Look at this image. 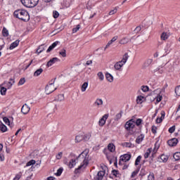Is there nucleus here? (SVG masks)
Returning a JSON list of instances; mask_svg holds the SVG:
<instances>
[{
    "mask_svg": "<svg viewBox=\"0 0 180 180\" xmlns=\"http://www.w3.org/2000/svg\"><path fill=\"white\" fill-rule=\"evenodd\" d=\"M89 150L86 149L78 156V158H77L76 160L72 159L70 161L68 164L69 168H74V166L76 165V164H80L78 168L75 169V174H78L79 172V169L82 168H86V166L89 164Z\"/></svg>",
    "mask_w": 180,
    "mask_h": 180,
    "instance_id": "f257e3e1",
    "label": "nucleus"
},
{
    "mask_svg": "<svg viewBox=\"0 0 180 180\" xmlns=\"http://www.w3.org/2000/svg\"><path fill=\"white\" fill-rule=\"evenodd\" d=\"M14 16L18 18V19H20V20H23L24 22H29L30 20V15H29V13L25 10H17L14 12Z\"/></svg>",
    "mask_w": 180,
    "mask_h": 180,
    "instance_id": "f03ea898",
    "label": "nucleus"
},
{
    "mask_svg": "<svg viewBox=\"0 0 180 180\" xmlns=\"http://www.w3.org/2000/svg\"><path fill=\"white\" fill-rule=\"evenodd\" d=\"M20 1L26 8H34L39 4V0H20Z\"/></svg>",
    "mask_w": 180,
    "mask_h": 180,
    "instance_id": "7ed1b4c3",
    "label": "nucleus"
},
{
    "mask_svg": "<svg viewBox=\"0 0 180 180\" xmlns=\"http://www.w3.org/2000/svg\"><path fill=\"white\" fill-rule=\"evenodd\" d=\"M136 126V121H134L133 119L129 120L125 123L124 127L126 130L128 131H130L131 130H133Z\"/></svg>",
    "mask_w": 180,
    "mask_h": 180,
    "instance_id": "20e7f679",
    "label": "nucleus"
},
{
    "mask_svg": "<svg viewBox=\"0 0 180 180\" xmlns=\"http://www.w3.org/2000/svg\"><path fill=\"white\" fill-rule=\"evenodd\" d=\"M57 89V87L54 86V81L52 83H50L49 84L46 85L45 88V92L46 95H50V94H52V92H54Z\"/></svg>",
    "mask_w": 180,
    "mask_h": 180,
    "instance_id": "39448f33",
    "label": "nucleus"
},
{
    "mask_svg": "<svg viewBox=\"0 0 180 180\" xmlns=\"http://www.w3.org/2000/svg\"><path fill=\"white\" fill-rule=\"evenodd\" d=\"M130 158H131V155L129 154H124L123 155H121L120 158L119 165H123L124 162L130 161Z\"/></svg>",
    "mask_w": 180,
    "mask_h": 180,
    "instance_id": "423d86ee",
    "label": "nucleus"
},
{
    "mask_svg": "<svg viewBox=\"0 0 180 180\" xmlns=\"http://www.w3.org/2000/svg\"><path fill=\"white\" fill-rule=\"evenodd\" d=\"M101 168L103 169V170L99 171L97 174V179L98 180L103 179V176H105L106 169H108V167H106L105 165L101 166Z\"/></svg>",
    "mask_w": 180,
    "mask_h": 180,
    "instance_id": "0eeeda50",
    "label": "nucleus"
},
{
    "mask_svg": "<svg viewBox=\"0 0 180 180\" xmlns=\"http://www.w3.org/2000/svg\"><path fill=\"white\" fill-rule=\"evenodd\" d=\"M108 117H109V115L108 114L104 115L98 122L99 126L101 127L105 126V124L106 123V120H108Z\"/></svg>",
    "mask_w": 180,
    "mask_h": 180,
    "instance_id": "6e6552de",
    "label": "nucleus"
},
{
    "mask_svg": "<svg viewBox=\"0 0 180 180\" xmlns=\"http://www.w3.org/2000/svg\"><path fill=\"white\" fill-rule=\"evenodd\" d=\"M21 112L23 115H27L30 112V108L27 104H24L21 108Z\"/></svg>",
    "mask_w": 180,
    "mask_h": 180,
    "instance_id": "1a4fd4ad",
    "label": "nucleus"
},
{
    "mask_svg": "<svg viewBox=\"0 0 180 180\" xmlns=\"http://www.w3.org/2000/svg\"><path fill=\"white\" fill-rule=\"evenodd\" d=\"M167 143L170 147H175L178 144V139L176 138H174L172 139H170L167 141Z\"/></svg>",
    "mask_w": 180,
    "mask_h": 180,
    "instance_id": "9d476101",
    "label": "nucleus"
},
{
    "mask_svg": "<svg viewBox=\"0 0 180 180\" xmlns=\"http://www.w3.org/2000/svg\"><path fill=\"white\" fill-rule=\"evenodd\" d=\"M123 65H124V63H123L121 61H118L117 62L115 65H114V68L116 71H120V70H122V67H123Z\"/></svg>",
    "mask_w": 180,
    "mask_h": 180,
    "instance_id": "9b49d317",
    "label": "nucleus"
},
{
    "mask_svg": "<svg viewBox=\"0 0 180 180\" xmlns=\"http://www.w3.org/2000/svg\"><path fill=\"white\" fill-rule=\"evenodd\" d=\"M58 61H60V59H58V58H53L47 63L46 66L48 68L51 67L53 64H55V63H58Z\"/></svg>",
    "mask_w": 180,
    "mask_h": 180,
    "instance_id": "f8f14e48",
    "label": "nucleus"
},
{
    "mask_svg": "<svg viewBox=\"0 0 180 180\" xmlns=\"http://www.w3.org/2000/svg\"><path fill=\"white\" fill-rule=\"evenodd\" d=\"M4 84H6L5 86H6L7 89H11V88H12V85L15 84V80L13 79H10L9 82H5Z\"/></svg>",
    "mask_w": 180,
    "mask_h": 180,
    "instance_id": "ddd939ff",
    "label": "nucleus"
},
{
    "mask_svg": "<svg viewBox=\"0 0 180 180\" xmlns=\"http://www.w3.org/2000/svg\"><path fill=\"white\" fill-rule=\"evenodd\" d=\"M119 39V37L115 36L114 37H112V39L108 41V43L106 44L105 47V50H106V49H108L110 46V44L115 43V41H116V40Z\"/></svg>",
    "mask_w": 180,
    "mask_h": 180,
    "instance_id": "4468645a",
    "label": "nucleus"
},
{
    "mask_svg": "<svg viewBox=\"0 0 180 180\" xmlns=\"http://www.w3.org/2000/svg\"><path fill=\"white\" fill-rule=\"evenodd\" d=\"M102 105H103V101L101 98H97L94 102V106H96L97 108H101Z\"/></svg>",
    "mask_w": 180,
    "mask_h": 180,
    "instance_id": "2eb2a0df",
    "label": "nucleus"
},
{
    "mask_svg": "<svg viewBox=\"0 0 180 180\" xmlns=\"http://www.w3.org/2000/svg\"><path fill=\"white\" fill-rule=\"evenodd\" d=\"M129 41H131V39H129L128 37H124L122 38L120 41V44H127Z\"/></svg>",
    "mask_w": 180,
    "mask_h": 180,
    "instance_id": "dca6fc26",
    "label": "nucleus"
},
{
    "mask_svg": "<svg viewBox=\"0 0 180 180\" xmlns=\"http://www.w3.org/2000/svg\"><path fill=\"white\" fill-rule=\"evenodd\" d=\"M168 155H162L160 158H158L160 162H167L168 161Z\"/></svg>",
    "mask_w": 180,
    "mask_h": 180,
    "instance_id": "f3484780",
    "label": "nucleus"
},
{
    "mask_svg": "<svg viewBox=\"0 0 180 180\" xmlns=\"http://www.w3.org/2000/svg\"><path fill=\"white\" fill-rule=\"evenodd\" d=\"M127 60H129V53H125L124 55L122 56V60H120L122 64L125 65L127 63Z\"/></svg>",
    "mask_w": 180,
    "mask_h": 180,
    "instance_id": "a211bd4d",
    "label": "nucleus"
},
{
    "mask_svg": "<svg viewBox=\"0 0 180 180\" xmlns=\"http://www.w3.org/2000/svg\"><path fill=\"white\" fill-rule=\"evenodd\" d=\"M91 137H92V134L91 132H88L83 135V140H84V141H88Z\"/></svg>",
    "mask_w": 180,
    "mask_h": 180,
    "instance_id": "6ab92c4d",
    "label": "nucleus"
},
{
    "mask_svg": "<svg viewBox=\"0 0 180 180\" xmlns=\"http://www.w3.org/2000/svg\"><path fill=\"white\" fill-rule=\"evenodd\" d=\"M19 40H16L14 42H13L10 46V50H13V49H15V47H18L19 46Z\"/></svg>",
    "mask_w": 180,
    "mask_h": 180,
    "instance_id": "aec40b11",
    "label": "nucleus"
},
{
    "mask_svg": "<svg viewBox=\"0 0 180 180\" xmlns=\"http://www.w3.org/2000/svg\"><path fill=\"white\" fill-rule=\"evenodd\" d=\"M58 44V41L53 42L47 49L46 53H50Z\"/></svg>",
    "mask_w": 180,
    "mask_h": 180,
    "instance_id": "412c9836",
    "label": "nucleus"
},
{
    "mask_svg": "<svg viewBox=\"0 0 180 180\" xmlns=\"http://www.w3.org/2000/svg\"><path fill=\"white\" fill-rule=\"evenodd\" d=\"M0 130L2 131V133H5V131H8V127H6L4 123L0 122Z\"/></svg>",
    "mask_w": 180,
    "mask_h": 180,
    "instance_id": "4be33fe9",
    "label": "nucleus"
},
{
    "mask_svg": "<svg viewBox=\"0 0 180 180\" xmlns=\"http://www.w3.org/2000/svg\"><path fill=\"white\" fill-rule=\"evenodd\" d=\"M105 77L108 82H113V76L110 73H106Z\"/></svg>",
    "mask_w": 180,
    "mask_h": 180,
    "instance_id": "5701e85b",
    "label": "nucleus"
},
{
    "mask_svg": "<svg viewBox=\"0 0 180 180\" xmlns=\"http://www.w3.org/2000/svg\"><path fill=\"white\" fill-rule=\"evenodd\" d=\"M108 148L110 153H113L116 150V147L113 143H109L108 146Z\"/></svg>",
    "mask_w": 180,
    "mask_h": 180,
    "instance_id": "b1692460",
    "label": "nucleus"
},
{
    "mask_svg": "<svg viewBox=\"0 0 180 180\" xmlns=\"http://www.w3.org/2000/svg\"><path fill=\"white\" fill-rule=\"evenodd\" d=\"M143 140H144V135L141 134L136 139V143H137V144H140V143H141V141H143Z\"/></svg>",
    "mask_w": 180,
    "mask_h": 180,
    "instance_id": "393cba45",
    "label": "nucleus"
},
{
    "mask_svg": "<svg viewBox=\"0 0 180 180\" xmlns=\"http://www.w3.org/2000/svg\"><path fill=\"white\" fill-rule=\"evenodd\" d=\"M82 140H84V136L83 135H77L75 137V141L76 143H81V141H82Z\"/></svg>",
    "mask_w": 180,
    "mask_h": 180,
    "instance_id": "a878e982",
    "label": "nucleus"
},
{
    "mask_svg": "<svg viewBox=\"0 0 180 180\" xmlns=\"http://www.w3.org/2000/svg\"><path fill=\"white\" fill-rule=\"evenodd\" d=\"M161 115H162L161 117L157 118L156 123H161L162 122L164 117H165V112H163L161 113Z\"/></svg>",
    "mask_w": 180,
    "mask_h": 180,
    "instance_id": "bb28decb",
    "label": "nucleus"
},
{
    "mask_svg": "<svg viewBox=\"0 0 180 180\" xmlns=\"http://www.w3.org/2000/svg\"><path fill=\"white\" fill-rule=\"evenodd\" d=\"M43 72V68H39L34 72V77H39Z\"/></svg>",
    "mask_w": 180,
    "mask_h": 180,
    "instance_id": "cd10ccee",
    "label": "nucleus"
},
{
    "mask_svg": "<svg viewBox=\"0 0 180 180\" xmlns=\"http://www.w3.org/2000/svg\"><path fill=\"white\" fill-rule=\"evenodd\" d=\"M86 88H88V82H85L81 87V91L82 92H85V91H86Z\"/></svg>",
    "mask_w": 180,
    "mask_h": 180,
    "instance_id": "c85d7f7f",
    "label": "nucleus"
},
{
    "mask_svg": "<svg viewBox=\"0 0 180 180\" xmlns=\"http://www.w3.org/2000/svg\"><path fill=\"white\" fill-rule=\"evenodd\" d=\"M143 99H144V96H139L136 98V103H139V105H141V103H143Z\"/></svg>",
    "mask_w": 180,
    "mask_h": 180,
    "instance_id": "c756f323",
    "label": "nucleus"
},
{
    "mask_svg": "<svg viewBox=\"0 0 180 180\" xmlns=\"http://www.w3.org/2000/svg\"><path fill=\"white\" fill-rule=\"evenodd\" d=\"M2 33L4 37H8L9 36V31H8L6 27L3 28Z\"/></svg>",
    "mask_w": 180,
    "mask_h": 180,
    "instance_id": "7c9ffc66",
    "label": "nucleus"
},
{
    "mask_svg": "<svg viewBox=\"0 0 180 180\" xmlns=\"http://www.w3.org/2000/svg\"><path fill=\"white\" fill-rule=\"evenodd\" d=\"M161 40H167L168 39V34L167 32H162L160 35Z\"/></svg>",
    "mask_w": 180,
    "mask_h": 180,
    "instance_id": "2f4dec72",
    "label": "nucleus"
},
{
    "mask_svg": "<svg viewBox=\"0 0 180 180\" xmlns=\"http://www.w3.org/2000/svg\"><path fill=\"white\" fill-rule=\"evenodd\" d=\"M174 158L176 161H179L180 160V152H176L174 154Z\"/></svg>",
    "mask_w": 180,
    "mask_h": 180,
    "instance_id": "473e14b6",
    "label": "nucleus"
},
{
    "mask_svg": "<svg viewBox=\"0 0 180 180\" xmlns=\"http://www.w3.org/2000/svg\"><path fill=\"white\" fill-rule=\"evenodd\" d=\"M43 51H44V46H43V45H41L37 49V54H40V53H43Z\"/></svg>",
    "mask_w": 180,
    "mask_h": 180,
    "instance_id": "72a5a7b5",
    "label": "nucleus"
},
{
    "mask_svg": "<svg viewBox=\"0 0 180 180\" xmlns=\"http://www.w3.org/2000/svg\"><path fill=\"white\" fill-rule=\"evenodd\" d=\"M98 79H100V81H103V79H105V76L103 75V73H102V72H99L98 74Z\"/></svg>",
    "mask_w": 180,
    "mask_h": 180,
    "instance_id": "f704fd0d",
    "label": "nucleus"
},
{
    "mask_svg": "<svg viewBox=\"0 0 180 180\" xmlns=\"http://www.w3.org/2000/svg\"><path fill=\"white\" fill-rule=\"evenodd\" d=\"M34 164H36V160H32L29 161L28 162H27L25 167H30L32 165H34Z\"/></svg>",
    "mask_w": 180,
    "mask_h": 180,
    "instance_id": "c9c22d12",
    "label": "nucleus"
},
{
    "mask_svg": "<svg viewBox=\"0 0 180 180\" xmlns=\"http://www.w3.org/2000/svg\"><path fill=\"white\" fill-rule=\"evenodd\" d=\"M56 100L58 102H63V101H64V94H59Z\"/></svg>",
    "mask_w": 180,
    "mask_h": 180,
    "instance_id": "e433bc0d",
    "label": "nucleus"
},
{
    "mask_svg": "<svg viewBox=\"0 0 180 180\" xmlns=\"http://www.w3.org/2000/svg\"><path fill=\"white\" fill-rule=\"evenodd\" d=\"M60 56H62V57H67V51L65 49H62L59 52Z\"/></svg>",
    "mask_w": 180,
    "mask_h": 180,
    "instance_id": "4c0bfd02",
    "label": "nucleus"
},
{
    "mask_svg": "<svg viewBox=\"0 0 180 180\" xmlns=\"http://www.w3.org/2000/svg\"><path fill=\"white\" fill-rule=\"evenodd\" d=\"M155 177L154 176V173L150 172L149 175L148 176V180H155Z\"/></svg>",
    "mask_w": 180,
    "mask_h": 180,
    "instance_id": "58836bf2",
    "label": "nucleus"
},
{
    "mask_svg": "<svg viewBox=\"0 0 180 180\" xmlns=\"http://www.w3.org/2000/svg\"><path fill=\"white\" fill-rule=\"evenodd\" d=\"M151 148H148L146 151V153L144 155L145 158H148V157H150V154H151Z\"/></svg>",
    "mask_w": 180,
    "mask_h": 180,
    "instance_id": "ea45409f",
    "label": "nucleus"
},
{
    "mask_svg": "<svg viewBox=\"0 0 180 180\" xmlns=\"http://www.w3.org/2000/svg\"><path fill=\"white\" fill-rule=\"evenodd\" d=\"M158 148H160V144H158V142H156V143H155V147H154V148H153V153H157Z\"/></svg>",
    "mask_w": 180,
    "mask_h": 180,
    "instance_id": "a19ab883",
    "label": "nucleus"
},
{
    "mask_svg": "<svg viewBox=\"0 0 180 180\" xmlns=\"http://www.w3.org/2000/svg\"><path fill=\"white\" fill-rule=\"evenodd\" d=\"M79 29H81V25H77L76 27L72 29V33H77V32L79 31Z\"/></svg>",
    "mask_w": 180,
    "mask_h": 180,
    "instance_id": "79ce46f5",
    "label": "nucleus"
},
{
    "mask_svg": "<svg viewBox=\"0 0 180 180\" xmlns=\"http://www.w3.org/2000/svg\"><path fill=\"white\" fill-rule=\"evenodd\" d=\"M56 160H61L63 158V152H59L56 155Z\"/></svg>",
    "mask_w": 180,
    "mask_h": 180,
    "instance_id": "37998d69",
    "label": "nucleus"
},
{
    "mask_svg": "<svg viewBox=\"0 0 180 180\" xmlns=\"http://www.w3.org/2000/svg\"><path fill=\"white\" fill-rule=\"evenodd\" d=\"M141 89L143 91V92H148V86H142Z\"/></svg>",
    "mask_w": 180,
    "mask_h": 180,
    "instance_id": "c03bdc74",
    "label": "nucleus"
},
{
    "mask_svg": "<svg viewBox=\"0 0 180 180\" xmlns=\"http://www.w3.org/2000/svg\"><path fill=\"white\" fill-rule=\"evenodd\" d=\"M175 94L177 95V96H180V85L176 87Z\"/></svg>",
    "mask_w": 180,
    "mask_h": 180,
    "instance_id": "a18cd8bd",
    "label": "nucleus"
},
{
    "mask_svg": "<svg viewBox=\"0 0 180 180\" xmlns=\"http://www.w3.org/2000/svg\"><path fill=\"white\" fill-rule=\"evenodd\" d=\"M63 174V168H59L56 173V176H60Z\"/></svg>",
    "mask_w": 180,
    "mask_h": 180,
    "instance_id": "49530a36",
    "label": "nucleus"
},
{
    "mask_svg": "<svg viewBox=\"0 0 180 180\" xmlns=\"http://www.w3.org/2000/svg\"><path fill=\"white\" fill-rule=\"evenodd\" d=\"M0 92H1V95H6V87H1Z\"/></svg>",
    "mask_w": 180,
    "mask_h": 180,
    "instance_id": "de8ad7c7",
    "label": "nucleus"
},
{
    "mask_svg": "<svg viewBox=\"0 0 180 180\" xmlns=\"http://www.w3.org/2000/svg\"><path fill=\"white\" fill-rule=\"evenodd\" d=\"M142 122H143V120L139 118L135 122V124H136V126H140V124H141Z\"/></svg>",
    "mask_w": 180,
    "mask_h": 180,
    "instance_id": "09e8293b",
    "label": "nucleus"
},
{
    "mask_svg": "<svg viewBox=\"0 0 180 180\" xmlns=\"http://www.w3.org/2000/svg\"><path fill=\"white\" fill-rule=\"evenodd\" d=\"M141 161V157L139 155L137 157L135 161V165H139V163Z\"/></svg>",
    "mask_w": 180,
    "mask_h": 180,
    "instance_id": "8fccbe9b",
    "label": "nucleus"
},
{
    "mask_svg": "<svg viewBox=\"0 0 180 180\" xmlns=\"http://www.w3.org/2000/svg\"><path fill=\"white\" fill-rule=\"evenodd\" d=\"M139 169H136V170H135V171H134V172L131 173V178H134V176H136V175H137V174H139Z\"/></svg>",
    "mask_w": 180,
    "mask_h": 180,
    "instance_id": "3c124183",
    "label": "nucleus"
},
{
    "mask_svg": "<svg viewBox=\"0 0 180 180\" xmlns=\"http://www.w3.org/2000/svg\"><path fill=\"white\" fill-rule=\"evenodd\" d=\"M53 16L55 19H57V18H58V16H60V13H58V11H53Z\"/></svg>",
    "mask_w": 180,
    "mask_h": 180,
    "instance_id": "603ef678",
    "label": "nucleus"
},
{
    "mask_svg": "<svg viewBox=\"0 0 180 180\" xmlns=\"http://www.w3.org/2000/svg\"><path fill=\"white\" fill-rule=\"evenodd\" d=\"M120 119H122V112L116 115L115 120H120Z\"/></svg>",
    "mask_w": 180,
    "mask_h": 180,
    "instance_id": "864d4df0",
    "label": "nucleus"
},
{
    "mask_svg": "<svg viewBox=\"0 0 180 180\" xmlns=\"http://www.w3.org/2000/svg\"><path fill=\"white\" fill-rule=\"evenodd\" d=\"M4 122L6 123V124H10L11 122L9 121V118L4 117L3 118Z\"/></svg>",
    "mask_w": 180,
    "mask_h": 180,
    "instance_id": "5fc2aeb1",
    "label": "nucleus"
},
{
    "mask_svg": "<svg viewBox=\"0 0 180 180\" xmlns=\"http://www.w3.org/2000/svg\"><path fill=\"white\" fill-rule=\"evenodd\" d=\"M26 82L25 78H21L18 82V85H23Z\"/></svg>",
    "mask_w": 180,
    "mask_h": 180,
    "instance_id": "6e6d98bb",
    "label": "nucleus"
},
{
    "mask_svg": "<svg viewBox=\"0 0 180 180\" xmlns=\"http://www.w3.org/2000/svg\"><path fill=\"white\" fill-rule=\"evenodd\" d=\"M20 178H22V173H19L18 174H16L13 180H19L20 179Z\"/></svg>",
    "mask_w": 180,
    "mask_h": 180,
    "instance_id": "4d7b16f0",
    "label": "nucleus"
},
{
    "mask_svg": "<svg viewBox=\"0 0 180 180\" xmlns=\"http://www.w3.org/2000/svg\"><path fill=\"white\" fill-rule=\"evenodd\" d=\"M116 12H117V8H114L113 10H112L109 12V15H115V13H116Z\"/></svg>",
    "mask_w": 180,
    "mask_h": 180,
    "instance_id": "13d9d810",
    "label": "nucleus"
},
{
    "mask_svg": "<svg viewBox=\"0 0 180 180\" xmlns=\"http://www.w3.org/2000/svg\"><path fill=\"white\" fill-rule=\"evenodd\" d=\"M156 101L157 102H161V101H162V96L161 95H158L157 98H156Z\"/></svg>",
    "mask_w": 180,
    "mask_h": 180,
    "instance_id": "bf43d9fd",
    "label": "nucleus"
},
{
    "mask_svg": "<svg viewBox=\"0 0 180 180\" xmlns=\"http://www.w3.org/2000/svg\"><path fill=\"white\" fill-rule=\"evenodd\" d=\"M174 131H175V125L169 129V133H174Z\"/></svg>",
    "mask_w": 180,
    "mask_h": 180,
    "instance_id": "052dcab7",
    "label": "nucleus"
},
{
    "mask_svg": "<svg viewBox=\"0 0 180 180\" xmlns=\"http://www.w3.org/2000/svg\"><path fill=\"white\" fill-rule=\"evenodd\" d=\"M124 147H129V148H130V147H131V143H129V142H125V143H124Z\"/></svg>",
    "mask_w": 180,
    "mask_h": 180,
    "instance_id": "680f3d73",
    "label": "nucleus"
},
{
    "mask_svg": "<svg viewBox=\"0 0 180 180\" xmlns=\"http://www.w3.org/2000/svg\"><path fill=\"white\" fill-rule=\"evenodd\" d=\"M152 133H153L154 134H155V133H157V128L154 126L152 127L151 129Z\"/></svg>",
    "mask_w": 180,
    "mask_h": 180,
    "instance_id": "e2e57ef3",
    "label": "nucleus"
},
{
    "mask_svg": "<svg viewBox=\"0 0 180 180\" xmlns=\"http://www.w3.org/2000/svg\"><path fill=\"white\" fill-rule=\"evenodd\" d=\"M141 176H146V170H144V169H141Z\"/></svg>",
    "mask_w": 180,
    "mask_h": 180,
    "instance_id": "0e129e2a",
    "label": "nucleus"
},
{
    "mask_svg": "<svg viewBox=\"0 0 180 180\" xmlns=\"http://www.w3.org/2000/svg\"><path fill=\"white\" fill-rule=\"evenodd\" d=\"M140 30H141V27H136V29L134 30L136 33H139V32H140Z\"/></svg>",
    "mask_w": 180,
    "mask_h": 180,
    "instance_id": "69168bd1",
    "label": "nucleus"
},
{
    "mask_svg": "<svg viewBox=\"0 0 180 180\" xmlns=\"http://www.w3.org/2000/svg\"><path fill=\"white\" fill-rule=\"evenodd\" d=\"M118 172L117 170H112V175L117 176Z\"/></svg>",
    "mask_w": 180,
    "mask_h": 180,
    "instance_id": "338daca9",
    "label": "nucleus"
},
{
    "mask_svg": "<svg viewBox=\"0 0 180 180\" xmlns=\"http://www.w3.org/2000/svg\"><path fill=\"white\" fill-rule=\"evenodd\" d=\"M47 180H56V179L53 176H49L47 178Z\"/></svg>",
    "mask_w": 180,
    "mask_h": 180,
    "instance_id": "774afa93",
    "label": "nucleus"
}]
</instances>
